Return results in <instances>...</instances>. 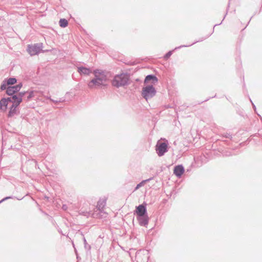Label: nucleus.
<instances>
[{
    "label": "nucleus",
    "instance_id": "f257e3e1",
    "mask_svg": "<svg viewBox=\"0 0 262 262\" xmlns=\"http://www.w3.org/2000/svg\"><path fill=\"white\" fill-rule=\"evenodd\" d=\"M93 74L94 78L90 80L88 84L89 88L107 85L106 82L109 80L110 72L97 69L93 71Z\"/></svg>",
    "mask_w": 262,
    "mask_h": 262
},
{
    "label": "nucleus",
    "instance_id": "f03ea898",
    "mask_svg": "<svg viewBox=\"0 0 262 262\" xmlns=\"http://www.w3.org/2000/svg\"><path fill=\"white\" fill-rule=\"evenodd\" d=\"M129 79V75L126 73H122L115 76L112 81V84L114 86L117 88L124 86L128 84Z\"/></svg>",
    "mask_w": 262,
    "mask_h": 262
},
{
    "label": "nucleus",
    "instance_id": "7ed1b4c3",
    "mask_svg": "<svg viewBox=\"0 0 262 262\" xmlns=\"http://www.w3.org/2000/svg\"><path fill=\"white\" fill-rule=\"evenodd\" d=\"M157 91L153 85H148L144 86L141 91V96L146 101L156 96Z\"/></svg>",
    "mask_w": 262,
    "mask_h": 262
},
{
    "label": "nucleus",
    "instance_id": "20e7f679",
    "mask_svg": "<svg viewBox=\"0 0 262 262\" xmlns=\"http://www.w3.org/2000/svg\"><path fill=\"white\" fill-rule=\"evenodd\" d=\"M42 43H35L33 45H29L27 48V51L31 56L37 55L41 51L44 53L45 51L42 50Z\"/></svg>",
    "mask_w": 262,
    "mask_h": 262
},
{
    "label": "nucleus",
    "instance_id": "39448f33",
    "mask_svg": "<svg viewBox=\"0 0 262 262\" xmlns=\"http://www.w3.org/2000/svg\"><path fill=\"white\" fill-rule=\"evenodd\" d=\"M156 150L159 157L163 156L168 151V141H158L156 146Z\"/></svg>",
    "mask_w": 262,
    "mask_h": 262
},
{
    "label": "nucleus",
    "instance_id": "423d86ee",
    "mask_svg": "<svg viewBox=\"0 0 262 262\" xmlns=\"http://www.w3.org/2000/svg\"><path fill=\"white\" fill-rule=\"evenodd\" d=\"M210 35H211V34L208 35L207 36H206L205 37H202L199 40L195 41L194 42H193L191 44H190V45H182V46L176 47L174 50L168 51L166 54H165L164 55L163 57H164V59L167 60L171 56L173 51L177 50L179 49H181V48H182L183 47H190V46H191L196 43V42L203 41L204 40H205L206 38H207Z\"/></svg>",
    "mask_w": 262,
    "mask_h": 262
},
{
    "label": "nucleus",
    "instance_id": "0eeeda50",
    "mask_svg": "<svg viewBox=\"0 0 262 262\" xmlns=\"http://www.w3.org/2000/svg\"><path fill=\"white\" fill-rule=\"evenodd\" d=\"M146 205V203L144 202L143 204L137 206L134 214H136L137 216L147 214Z\"/></svg>",
    "mask_w": 262,
    "mask_h": 262
},
{
    "label": "nucleus",
    "instance_id": "6e6552de",
    "mask_svg": "<svg viewBox=\"0 0 262 262\" xmlns=\"http://www.w3.org/2000/svg\"><path fill=\"white\" fill-rule=\"evenodd\" d=\"M185 171L184 166L180 164L174 166L173 173L179 178H180Z\"/></svg>",
    "mask_w": 262,
    "mask_h": 262
},
{
    "label": "nucleus",
    "instance_id": "1a4fd4ad",
    "mask_svg": "<svg viewBox=\"0 0 262 262\" xmlns=\"http://www.w3.org/2000/svg\"><path fill=\"white\" fill-rule=\"evenodd\" d=\"M137 219L141 226H146L148 223L149 218L147 214L137 216Z\"/></svg>",
    "mask_w": 262,
    "mask_h": 262
},
{
    "label": "nucleus",
    "instance_id": "9d476101",
    "mask_svg": "<svg viewBox=\"0 0 262 262\" xmlns=\"http://www.w3.org/2000/svg\"><path fill=\"white\" fill-rule=\"evenodd\" d=\"M107 215V213L104 211L103 210H96L92 214V216L94 218H105Z\"/></svg>",
    "mask_w": 262,
    "mask_h": 262
},
{
    "label": "nucleus",
    "instance_id": "9b49d317",
    "mask_svg": "<svg viewBox=\"0 0 262 262\" xmlns=\"http://www.w3.org/2000/svg\"><path fill=\"white\" fill-rule=\"evenodd\" d=\"M18 105L12 104L9 108V111L8 114V117L11 118L15 115L17 114Z\"/></svg>",
    "mask_w": 262,
    "mask_h": 262
},
{
    "label": "nucleus",
    "instance_id": "f8f14e48",
    "mask_svg": "<svg viewBox=\"0 0 262 262\" xmlns=\"http://www.w3.org/2000/svg\"><path fill=\"white\" fill-rule=\"evenodd\" d=\"M18 92V90L16 88L15 85L8 86L7 87V91H6V93L7 95L10 96L17 94Z\"/></svg>",
    "mask_w": 262,
    "mask_h": 262
},
{
    "label": "nucleus",
    "instance_id": "ddd939ff",
    "mask_svg": "<svg viewBox=\"0 0 262 262\" xmlns=\"http://www.w3.org/2000/svg\"><path fill=\"white\" fill-rule=\"evenodd\" d=\"M149 81H152V83L155 84L158 81V79L156 75L153 74H149L145 77L144 82L145 84L148 82Z\"/></svg>",
    "mask_w": 262,
    "mask_h": 262
},
{
    "label": "nucleus",
    "instance_id": "4468645a",
    "mask_svg": "<svg viewBox=\"0 0 262 262\" xmlns=\"http://www.w3.org/2000/svg\"><path fill=\"white\" fill-rule=\"evenodd\" d=\"M77 71L80 75H89L91 73L90 69L82 66L78 68Z\"/></svg>",
    "mask_w": 262,
    "mask_h": 262
},
{
    "label": "nucleus",
    "instance_id": "2eb2a0df",
    "mask_svg": "<svg viewBox=\"0 0 262 262\" xmlns=\"http://www.w3.org/2000/svg\"><path fill=\"white\" fill-rule=\"evenodd\" d=\"M12 104L15 105H19L21 102L23 101V99H21L20 98H19L18 96L16 94L14 95H12Z\"/></svg>",
    "mask_w": 262,
    "mask_h": 262
},
{
    "label": "nucleus",
    "instance_id": "dca6fc26",
    "mask_svg": "<svg viewBox=\"0 0 262 262\" xmlns=\"http://www.w3.org/2000/svg\"><path fill=\"white\" fill-rule=\"evenodd\" d=\"M106 205V200L103 199V200H100L97 205V210H103L104 207Z\"/></svg>",
    "mask_w": 262,
    "mask_h": 262
},
{
    "label": "nucleus",
    "instance_id": "f3484780",
    "mask_svg": "<svg viewBox=\"0 0 262 262\" xmlns=\"http://www.w3.org/2000/svg\"><path fill=\"white\" fill-rule=\"evenodd\" d=\"M5 79V81L7 82L6 84H7L8 86H11L17 82V79L15 77H10Z\"/></svg>",
    "mask_w": 262,
    "mask_h": 262
},
{
    "label": "nucleus",
    "instance_id": "a211bd4d",
    "mask_svg": "<svg viewBox=\"0 0 262 262\" xmlns=\"http://www.w3.org/2000/svg\"><path fill=\"white\" fill-rule=\"evenodd\" d=\"M153 179H154L153 177H151L148 179H146V180L142 181L140 183H139V184H138L137 185V186H136V187L135 188V190L138 189L140 187L143 186L146 182H148L150 181L151 180H153Z\"/></svg>",
    "mask_w": 262,
    "mask_h": 262
},
{
    "label": "nucleus",
    "instance_id": "6ab92c4d",
    "mask_svg": "<svg viewBox=\"0 0 262 262\" xmlns=\"http://www.w3.org/2000/svg\"><path fill=\"white\" fill-rule=\"evenodd\" d=\"M8 104L5 98H2L0 100V109L3 110V106H4L5 107L4 110H6L7 108Z\"/></svg>",
    "mask_w": 262,
    "mask_h": 262
},
{
    "label": "nucleus",
    "instance_id": "aec40b11",
    "mask_svg": "<svg viewBox=\"0 0 262 262\" xmlns=\"http://www.w3.org/2000/svg\"><path fill=\"white\" fill-rule=\"evenodd\" d=\"M28 94L26 99L24 98V100L26 102L29 101L34 96V92L33 91H28V92L27 93Z\"/></svg>",
    "mask_w": 262,
    "mask_h": 262
},
{
    "label": "nucleus",
    "instance_id": "412c9836",
    "mask_svg": "<svg viewBox=\"0 0 262 262\" xmlns=\"http://www.w3.org/2000/svg\"><path fill=\"white\" fill-rule=\"evenodd\" d=\"M59 24L61 27L65 28L68 25V21L65 18H61L59 21Z\"/></svg>",
    "mask_w": 262,
    "mask_h": 262
},
{
    "label": "nucleus",
    "instance_id": "4be33fe9",
    "mask_svg": "<svg viewBox=\"0 0 262 262\" xmlns=\"http://www.w3.org/2000/svg\"><path fill=\"white\" fill-rule=\"evenodd\" d=\"M81 235L83 236V240L84 243V247L85 250L90 251L91 249V247L90 245L87 243L85 238L84 237L83 234L81 233Z\"/></svg>",
    "mask_w": 262,
    "mask_h": 262
},
{
    "label": "nucleus",
    "instance_id": "5701e85b",
    "mask_svg": "<svg viewBox=\"0 0 262 262\" xmlns=\"http://www.w3.org/2000/svg\"><path fill=\"white\" fill-rule=\"evenodd\" d=\"M7 82L5 81V79H4L1 85V87H0V89L2 90V91H4V90H6L7 91V86H8V85H7V84H6Z\"/></svg>",
    "mask_w": 262,
    "mask_h": 262
},
{
    "label": "nucleus",
    "instance_id": "b1692460",
    "mask_svg": "<svg viewBox=\"0 0 262 262\" xmlns=\"http://www.w3.org/2000/svg\"><path fill=\"white\" fill-rule=\"evenodd\" d=\"M28 92V91H23V92H19V91L16 95L18 96L19 98H20L21 99L23 100V97H24V96L26 94H27V93Z\"/></svg>",
    "mask_w": 262,
    "mask_h": 262
},
{
    "label": "nucleus",
    "instance_id": "393cba45",
    "mask_svg": "<svg viewBox=\"0 0 262 262\" xmlns=\"http://www.w3.org/2000/svg\"><path fill=\"white\" fill-rule=\"evenodd\" d=\"M93 213H91V212H89V211H81L80 212V214L82 215H84V216H85L86 217H89L90 216H92V214Z\"/></svg>",
    "mask_w": 262,
    "mask_h": 262
},
{
    "label": "nucleus",
    "instance_id": "a878e982",
    "mask_svg": "<svg viewBox=\"0 0 262 262\" xmlns=\"http://www.w3.org/2000/svg\"><path fill=\"white\" fill-rule=\"evenodd\" d=\"M222 136L223 138H228L230 140H232V135L230 133H225L222 134Z\"/></svg>",
    "mask_w": 262,
    "mask_h": 262
},
{
    "label": "nucleus",
    "instance_id": "bb28decb",
    "mask_svg": "<svg viewBox=\"0 0 262 262\" xmlns=\"http://www.w3.org/2000/svg\"><path fill=\"white\" fill-rule=\"evenodd\" d=\"M13 197L11 196H6L4 198H3L2 200H1L0 201V204L2 203V202L7 200H9V199H12Z\"/></svg>",
    "mask_w": 262,
    "mask_h": 262
},
{
    "label": "nucleus",
    "instance_id": "cd10ccee",
    "mask_svg": "<svg viewBox=\"0 0 262 262\" xmlns=\"http://www.w3.org/2000/svg\"><path fill=\"white\" fill-rule=\"evenodd\" d=\"M216 95H215L214 96L210 97L208 98L207 99H206V100H204V101H201V102H199V104H201V103H203V102H206V101H208L209 100H210L211 98L216 97Z\"/></svg>",
    "mask_w": 262,
    "mask_h": 262
},
{
    "label": "nucleus",
    "instance_id": "c85d7f7f",
    "mask_svg": "<svg viewBox=\"0 0 262 262\" xmlns=\"http://www.w3.org/2000/svg\"><path fill=\"white\" fill-rule=\"evenodd\" d=\"M15 86L16 88H17L18 90V91H19L20 89L23 86V84H22V83H19V84H18Z\"/></svg>",
    "mask_w": 262,
    "mask_h": 262
},
{
    "label": "nucleus",
    "instance_id": "c756f323",
    "mask_svg": "<svg viewBox=\"0 0 262 262\" xmlns=\"http://www.w3.org/2000/svg\"><path fill=\"white\" fill-rule=\"evenodd\" d=\"M12 99V96H10V97L5 98L6 101L8 104V102L12 103V99Z\"/></svg>",
    "mask_w": 262,
    "mask_h": 262
},
{
    "label": "nucleus",
    "instance_id": "7c9ffc66",
    "mask_svg": "<svg viewBox=\"0 0 262 262\" xmlns=\"http://www.w3.org/2000/svg\"><path fill=\"white\" fill-rule=\"evenodd\" d=\"M48 99H49L50 101H52L53 102H54L56 104L58 103V100H54L52 99L50 97H49Z\"/></svg>",
    "mask_w": 262,
    "mask_h": 262
},
{
    "label": "nucleus",
    "instance_id": "2f4dec72",
    "mask_svg": "<svg viewBox=\"0 0 262 262\" xmlns=\"http://www.w3.org/2000/svg\"><path fill=\"white\" fill-rule=\"evenodd\" d=\"M226 17V15H225V16H224V18L223 19V20H222V21L220 23V24H215L214 26V27H213V31H214V28L216 26H219V25H220L222 23V21H223V20L225 19Z\"/></svg>",
    "mask_w": 262,
    "mask_h": 262
},
{
    "label": "nucleus",
    "instance_id": "473e14b6",
    "mask_svg": "<svg viewBox=\"0 0 262 262\" xmlns=\"http://www.w3.org/2000/svg\"><path fill=\"white\" fill-rule=\"evenodd\" d=\"M250 102H251L252 104V106H253V109L255 111H256V106L255 105V104L253 103V102L252 101L251 99L250 98Z\"/></svg>",
    "mask_w": 262,
    "mask_h": 262
},
{
    "label": "nucleus",
    "instance_id": "72a5a7b5",
    "mask_svg": "<svg viewBox=\"0 0 262 262\" xmlns=\"http://www.w3.org/2000/svg\"><path fill=\"white\" fill-rule=\"evenodd\" d=\"M58 103L59 102H63L65 101V99H64L63 98H60L59 99V100H58Z\"/></svg>",
    "mask_w": 262,
    "mask_h": 262
},
{
    "label": "nucleus",
    "instance_id": "f704fd0d",
    "mask_svg": "<svg viewBox=\"0 0 262 262\" xmlns=\"http://www.w3.org/2000/svg\"><path fill=\"white\" fill-rule=\"evenodd\" d=\"M67 207L66 206V205H63L62 206V209H63V210H66V209H67Z\"/></svg>",
    "mask_w": 262,
    "mask_h": 262
},
{
    "label": "nucleus",
    "instance_id": "c9c22d12",
    "mask_svg": "<svg viewBox=\"0 0 262 262\" xmlns=\"http://www.w3.org/2000/svg\"><path fill=\"white\" fill-rule=\"evenodd\" d=\"M58 232H59V233H60L61 234H62V235H64V234L62 233V231H61V229L58 230Z\"/></svg>",
    "mask_w": 262,
    "mask_h": 262
},
{
    "label": "nucleus",
    "instance_id": "e433bc0d",
    "mask_svg": "<svg viewBox=\"0 0 262 262\" xmlns=\"http://www.w3.org/2000/svg\"><path fill=\"white\" fill-rule=\"evenodd\" d=\"M225 155L226 156H231V154H225Z\"/></svg>",
    "mask_w": 262,
    "mask_h": 262
},
{
    "label": "nucleus",
    "instance_id": "4c0bfd02",
    "mask_svg": "<svg viewBox=\"0 0 262 262\" xmlns=\"http://www.w3.org/2000/svg\"><path fill=\"white\" fill-rule=\"evenodd\" d=\"M72 245H73V247H74V248H75V245H74V242H72ZM75 250H76V249H75Z\"/></svg>",
    "mask_w": 262,
    "mask_h": 262
}]
</instances>
